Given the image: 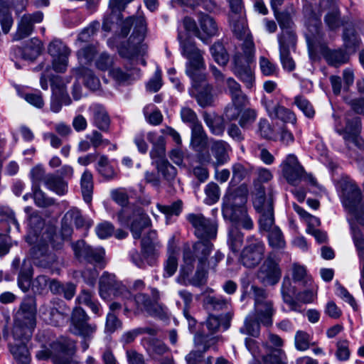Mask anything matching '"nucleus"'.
I'll return each mask as SVG.
<instances>
[{
  "mask_svg": "<svg viewBox=\"0 0 364 364\" xmlns=\"http://www.w3.org/2000/svg\"><path fill=\"white\" fill-rule=\"evenodd\" d=\"M36 308L32 299H24L15 314L11 335L6 336L9 351L16 364H30L27 346L36 328Z\"/></svg>",
  "mask_w": 364,
  "mask_h": 364,
  "instance_id": "f257e3e1",
  "label": "nucleus"
},
{
  "mask_svg": "<svg viewBox=\"0 0 364 364\" xmlns=\"http://www.w3.org/2000/svg\"><path fill=\"white\" fill-rule=\"evenodd\" d=\"M213 244L209 240H200L196 242L192 247H186L183 252V264L181 268V273L183 277H187L193 272L195 264L197 262V271L191 280L194 286L200 285L205 277V264L211 252Z\"/></svg>",
  "mask_w": 364,
  "mask_h": 364,
  "instance_id": "f03ea898",
  "label": "nucleus"
},
{
  "mask_svg": "<svg viewBox=\"0 0 364 364\" xmlns=\"http://www.w3.org/2000/svg\"><path fill=\"white\" fill-rule=\"evenodd\" d=\"M178 40L181 53L188 60L186 64V73L191 79L192 85L197 86L198 82L205 79L204 51L198 48L195 42L188 37L186 33L178 32Z\"/></svg>",
  "mask_w": 364,
  "mask_h": 364,
  "instance_id": "7ed1b4c3",
  "label": "nucleus"
},
{
  "mask_svg": "<svg viewBox=\"0 0 364 364\" xmlns=\"http://www.w3.org/2000/svg\"><path fill=\"white\" fill-rule=\"evenodd\" d=\"M99 293L104 300L111 299L112 296L117 300L109 304V307L112 313L122 307L125 314L131 311L132 294L121 282L116 280L114 274L103 273L100 279Z\"/></svg>",
  "mask_w": 364,
  "mask_h": 364,
  "instance_id": "20e7f679",
  "label": "nucleus"
},
{
  "mask_svg": "<svg viewBox=\"0 0 364 364\" xmlns=\"http://www.w3.org/2000/svg\"><path fill=\"white\" fill-rule=\"evenodd\" d=\"M50 348L43 345L42 349L36 353L38 360L50 358L53 364H70L75 351V343L70 339L61 338L51 343Z\"/></svg>",
  "mask_w": 364,
  "mask_h": 364,
  "instance_id": "39448f33",
  "label": "nucleus"
},
{
  "mask_svg": "<svg viewBox=\"0 0 364 364\" xmlns=\"http://www.w3.org/2000/svg\"><path fill=\"white\" fill-rule=\"evenodd\" d=\"M255 51L236 53L232 58V73L245 85L252 90L255 85V73L250 63L253 60Z\"/></svg>",
  "mask_w": 364,
  "mask_h": 364,
  "instance_id": "423d86ee",
  "label": "nucleus"
},
{
  "mask_svg": "<svg viewBox=\"0 0 364 364\" xmlns=\"http://www.w3.org/2000/svg\"><path fill=\"white\" fill-rule=\"evenodd\" d=\"M210 150L199 151L197 158L202 164H212L214 167L223 165L229 159L228 153L231 150L230 146L223 140H213L210 142Z\"/></svg>",
  "mask_w": 364,
  "mask_h": 364,
  "instance_id": "0eeeda50",
  "label": "nucleus"
},
{
  "mask_svg": "<svg viewBox=\"0 0 364 364\" xmlns=\"http://www.w3.org/2000/svg\"><path fill=\"white\" fill-rule=\"evenodd\" d=\"M251 290L253 293L255 307L250 314L257 318L263 326H272V316L274 313L272 302L267 299V293L263 289L252 286Z\"/></svg>",
  "mask_w": 364,
  "mask_h": 364,
  "instance_id": "6e6552de",
  "label": "nucleus"
},
{
  "mask_svg": "<svg viewBox=\"0 0 364 364\" xmlns=\"http://www.w3.org/2000/svg\"><path fill=\"white\" fill-rule=\"evenodd\" d=\"M89 316L82 308H74L70 317V331L85 340H90L97 330V325L89 323Z\"/></svg>",
  "mask_w": 364,
  "mask_h": 364,
  "instance_id": "1a4fd4ad",
  "label": "nucleus"
},
{
  "mask_svg": "<svg viewBox=\"0 0 364 364\" xmlns=\"http://www.w3.org/2000/svg\"><path fill=\"white\" fill-rule=\"evenodd\" d=\"M265 245L262 240L254 236L248 237L247 245L240 253V262L247 268H253L259 264L264 257Z\"/></svg>",
  "mask_w": 364,
  "mask_h": 364,
  "instance_id": "9d476101",
  "label": "nucleus"
},
{
  "mask_svg": "<svg viewBox=\"0 0 364 364\" xmlns=\"http://www.w3.org/2000/svg\"><path fill=\"white\" fill-rule=\"evenodd\" d=\"M186 219L193 227L195 235L200 240H210L216 237L218 224L215 220L207 218L201 213H190Z\"/></svg>",
  "mask_w": 364,
  "mask_h": 364,
  "instance_id": "9b49d317",
  "label": "nucleus"
},
{
  "mask_svg": "<svg viewBox=\"0 0 364 364\" xmlns=\"http://www.w3.org/2000/svg\"><path fill=\"white\" fill-rule=\"evenodd\" d=\"M48 52L52 57V67L57 73H65L68 65L70 50L61 41L55 39L48 46Z\"/></svg>",
  "mask_w": 364,
  "mask_h": 364,
  "instance_id": "f8f14e48",
  "label": "nucleus"
},
{
  "mask_svg": "<svg viewBox=\"0 0 364 364\" xmlns=\"http://www.w3.org/2000/svg\"><path fill=\"white\" fill-rule=\"evenodd\" d=\"M336 132L343 136L347 146L350 143H353L359 149H364V140L360 136V120L358 117L348 118L344 129L339 128L338 125H335Z\"/></svg>",
  "mask_w": 364,
  "mask_h": 364,
  "instance_id": "ddd939ff",
  "label": "nucleus"
},
{
  "mask_svg": "<svg viewBox=\"0 0 364 364\" xmlns=\"http://www.w3.org/2000/svg\"><path fill=\"white\" fill-rule=\"evenodd\" d=\"M230 26L235 36L243 41V52L255 51V45L252 36L247 28L245 14H240L237 17L229 18Z\"/></svg>",
  "mask_w": 364,
  "mask_h": 364,
  "instance_id": "4468645a",
  "label": "nucleus"
},
{
  "mask_svg": "<svg viewBox=\"0 0 364 364\" xmlns=\"http://www.w3.org/2000/svg\"><path fill=\"white\" fill-rule=\"evenodd\" d=\"M132 303L135 305V314L146 313L151 316L161 317L165 313L162 306L154 301L145 294L139 293L134 296H132Z\"/></svg>",
  "mask_w": 364,
  "mask_h": 364,
  "instance_id": "2eb2a0df",
  "label": "nucleus"
},
{
  "mask_svg": "<svg viewBox=\"0 0 364 364\" xmlns=\"http://www.w3.org/2000/svg\"><path fill=\"white\" fill-rule=\"evenodd\" d=\"M259 279L265 285L277 284L282 276V271L278 263L268 257L260 267L258 274Z\"/></svg>",
  "mask_w": 364,
  "mask_h": 364,
  "instance_id": "dca6fc26",
  "label": "nucleus"
},
{
  "mask_svg": "<svg viewBox=\"0 0 364 364\" xmlns=\"http://www.w3.org/2000/svg\"><path fill=\"white\" fill-rule=\"evenodd\" d=\"M11 266L13 271L18 272V287L23 291H27L31 287L33 275L31 262L27 259H24L21 262L19 258H15L12 262Z\"/></svg>",
  "mask_w": 364,
  "mask_h": 364,
  "instance_id": "f3484780",
  "label": "nucleus"
},
{
  "mask_svg": "<svg viewBox=\"0 0 364 364\" xmlns=\"http://www.w3.org/2000/svg\"><path fill=\"white\" fill-rule=\"evenodd\" d=\"M132 25H134V30L133 34L129 38V40L134 43L139 44L144 40L146 31V22L144 18L142 16H139L137 18H127L123 23L121 29V34L124 37L129 34Z\"/></svg>",
  "mask_w": 364,
  "mask_h": 364,
  "instance_id": "a211bd4d",
  "label": "nucleus"
},
{
  "mask_svg": "<svg viewBox=\"0 0 364 364\" xmlns=\"http://www.w3.org/2000/svg\"><path fill=\"white\" fill-rule=\"evenodd\" d=\"M282 172L289 183H294L302 177L304 169L295 155L289 154L282 163Z\"/></svg>",
  "mask_w": 364,
  "mask_h": 364,
  "instance_id": "6ab92c4d",
  "label": "nucleus"
},
{
  "mask_svg": "<svg viewBox=\"0 0 364 364\" xmlns=\"http://www.w3.org/2000/svg\"><path fill=\"white\" fill-rule=\"evenodd\" d=\"M43 18V15L41 11H37L33 14L23 15L18 23L14 39L15 41H20L31 35L33 30L34 23L41 22Z\"/></svg>",
  "mask_w": 364,
  "mask_h": 364,
  "instance_id": "aec40b11",
  "label": "nucleus"
},
{
  "mask_svg": "<svg viewBox=\"0 0 364 364\" xmlns=\"http://www.w3.org/2000/svg\"><path fill=\"white\" fill-rule=\"evenodd\" d=\"M31 255L34 263L43 268L50 267L56 261L55 255L48 252V246L46 243L33 246L31 249Z\"/></svg>",
  "mask_w": 364,
  "mask_h": 364,
  "instance_id": "412c9836",
  "label": "nucleus"
},
{
  "mask_svg": "<svg viewBox=\"0 0 364 364\" xmlns=\"http://www.w3.org/2000/svg\"><path fill=\"white\" fill-rule=\"evenodd\" d=\"M195 88L201 87V90L198 91L196 95V99L201 107L213 106L214 102V96L213 94V86L206 82V78L203 82H198L197 86H193Z\"/></svg>",
  "mask_w": 364,
  "mask_h": 364,
  "instance_id": "4be33fe9",
  "label": "nucleus"
},
{
  "mask_svg": "<svg viewBox=\"0 0 364 364\" xmlns=\"http://www.w3.org/2000/svg\"><path fill=\"white\" fill-rule=\"evenodd\" d=\"M320 52L327 63L337 67L348 62V56L343 50H331L326 46H321Z\"/></svg>",
  "mask_w": 364,
  "mask_h": 364,
  "instance_id": "5701e85b",
  "label": "nucleus"
},
{
  "mask_svg": "<svg viewBox=\"0 0 364 364\" xmlns=\"http://www.w3.org/2000/svg\"><path fill=\"white\" fill-rule=\"evenodd\" d=\"M72 72L77 78H82L85 85L89 89L95 90L100 87V80L92 70L85 67H77L73 69Z\"/></svg>",
  "mask_w": 364,
  "mask_h": 364,
  "instance_id": "b1692460",
  "label": "nucleus"
},
{
  "mask_svg": "<svg viewBox=\"0 0 364 364\" xmlns=\"http://www.w3.org/2000/svg\"><path fill=\"white\" fill-rule=\"evenodd\" d=\"M109 75L118 83H130L139 77L140 70L136 68H126L124 71L119 68H115L109 70Z\"/></svg>",
  "mask_w": 364,
  "mask_h": 364,
  "instance_id": "393cba45",
  "label": "nucleus"
},
{
  "mask_svg": "<svg viewBox=\"0 0 364 364\" xmlns=\"http://www.w3.org/2000/svg\"><path fill=\"white\" fill-rule=\"evenodd\" d=\"M0 230L2 232L8 233L11 230V225H14L17 232L19 231L20 226L16 218L13 210L8 206L0 208Z\"/></svg>",
  "mask_w": 364,
  "mask_h": 364,
  "instance_id": "a878e982",
  "label": "nucleus"
},
{
  "mask_svg": "<svg viewBox=\"0 0 364 364\" xmlns=\"http://www.w3.org/2000/svg\"><path fill=\"white\" fill-rule=\"evenodd\" d=\"M92 114L94 124L102 131H107L109 117L105 108L97 104L91 105L88 109Z\"/></svg>",
  "mask_w": 364,
  "mask_h": 364,
  "instance_id": "bb28decb",
  "label": "nucleus"
},
{
  "mask_svg": "<svg viewBox=\"0 0 364 364\" xmlns=\"http://www.w3.org/2000/svg\"><path fill=\"white\" fill-rule=\"evenodd\" d=\"M151 220L149 216L141 210H137L134 213V218L130 225V230L134 239L141 237L142 230L149 226Z\"/></svg>",
  "mask_w": 364,
  "mask_h": 364,
  "instance_id": "cd10ccee",
  "label": "nucleus"
},
{
  "mask_svg": "<svg viewBox=\"0 0 364 364\" xmlns=\"http://www.w3.org/2000/svg\"><path fill=\"white\" fill-rule=\"evenodd\" d=\"M259 225L260 232H268L277 227L274 225V218L272 204L269 203L260 209Z\"/></svg>",
  "mask_w": 364,
  "mask_h": 364,
  "instance_id": "c85d7f7f",
  "label": "nucleus"
},
{
  "mask_svg": "<svg viewBox=\"0 0 364 364\" xmlns=\"http://www.w3.org/2000/svg\"><path fill=\"white\" fill-rule=\"evenodd\" d=\"M46 188L58 196H64L68 192V183L59 176L48 173L46 177Z\"/></svg>",
  "mask_w": 364,
  "mask_h": 364,
  "instance_id": "c756f323",
  "label": "nucleus"
},
{
  "mask_svg": "<svg viewBox=\"0 0 364 364\" xmlns=\"http://www.w3.org/2000/svg\"><path fill=\"white\" fill-rule=\"evenodd\" d=\"M200 30L206 42L208 38L215 36L218 33V25L214 18L208 14H200L198 16Z\"/></svg>",
  "mask_w": 364,
  "mask_h": 364,
  "instance_id": "7c9ffc66",
  "label": "nucleus"
},
{
  "mask_svg": "<svg viewBox=\"0 0 364 364\" xmlns=\"http://www.w3.org/2000/svg\"><path fill=\"white\" fill-rule=\"evenodd\" d=\"M42 43L36 38H31L29 42L21 50L22 58L26 60H34L37 58L42 51Z\"/></svg>",
  "mask_w": 364,
  "mask_h": 364,
  "instance_id": "2f4dec72",
  "label": "nucleus"
},
{
  "mask_svg": "<svg viewBox=\"0 0 364 364\" xmlns=\"http://www.w3.org/2000/svg\"><path fill=\"white\" fill-rule=\"evenodd\" d=\"M230 220L235 225V227L242 226L246 230H251L253 228V222L243 207L234 210L230 215Z\"/></svg>",
  "mask_w": 364,
  "mask_h": 364,
  "instance_id": "473e14b6",
  "label": "nucleus"
},
{
  "mask_svg": "<svg viewBox=\"0 0 364 364\" xmlns=\"http://www.w3.org/2000/svg\"><path fill=\"white\" fill-rule=\"evenodd\" d=\"M97 53L98 50L95 45H87L77 50L76 56L80 65V67L91 64Z\"/></svg>",
  "mask_w": 364,
  "mask_h": 364,
  "instance_id": "72a5a7b5",
  "label": "nucleus"
},
{
  "mask_svg": "<svg viewBox=\"0 0 364 364\" xmlns=\"http://www.w3.org/2000/svg\"><path fill=\"white\" fill-rule=\"evenodd\" d=\"M80 187L83 200L87 203H90L93 192V176L90 171L85 170L80 178Z\"/></svg>",
  "mask_w": 364,
  "mask_h": 364,
  "instance_id": "f704fd0d",
  "label": "nucleus"
},
{
  "mask_svg": "<svg viewBox=\"0 0 364 364\" xmlns=\"http://www.w3.org/2000/svg\"><path fill=\"white\" fill-rule=\"evenodd\" d=\"M75 301L77 304L88 306L95 314H101V305L98 301L93 299V294L91 291L82 289Z\"/></svg>",
  "mask_w": 364,
  "mask_h": 364,
  "instance_id": "c9c22d12",
  "label": "nucleus"
},
{
  "mask_svg": "<svg viewBox=\"0 0 364 364\" xmlns=\"http://www.w3.org/2000/svg\"><path fill=\"white\" fill-rule=\"evenodd\" d=\"M161 244H156L155 245H146L144 243L141 245V255L144 260L149 265L154 266L158 261L160 252V248Z\"/></svg>",
  "mask_w": 364,
  "mask_h": 364,
  "instance_id": "e433bc0d",
  "label": "nucleus"
},
{
  "mask_svg": "<svg viewBox=\"0 0 364 364\" xmlns=\"http://www.w3.org/2000/svg\"><path fill=\"white\" fill-rule=\"evenodd\" d=\"M203 119L210 132L217 136H220L224 132V125L220 118L215 114L204 112Z\"/></svg>",
  "mask_w": 364,
  "mask_h": 364,
  "instance_id": "4c0bfd02",
  "label": "nucleus"
},
{
  "mask_svg": "<svg viewBox=\"0 0 364 364\" xmlns=\"http://www.w3.org/2000/svg\"><path fill=\"white\" fill-rule=\"evenodd\" d=\"M191 145L195 149H198L207 142V135L200 123L193 124L191 127Z\"/></svg>",
  "mask_w": 364,
  "mask_h": 364,
  "instance_id": "58836bf2",
  "label": "nucleus"
},
{
  "mask_svg": "<svg viewBox=\"0 0 364 364\" xmlns=\"http://www.w3.org/2000/svg\"><path fill=\"white\" fill-rule=\"evenodd\" d=\"M225 85L232 101L246 102L247 97L242 92L240 85L233 77H228L225 80Z\"/></svg>",
  "mask_w": 364,
  "mask_h": 364,
  "instance_id": "ea45409f",
  "label": "nucleus"
},
{
  "mask_svg": "<svg viewBox=\"0 0 364 364\" xmlns=\"http://www.w3.org/2000/svg\"><path fill=\"white\" fill-rule=\"evenodd\" d=\"M149 355L154 360H159L161 356L168 351V348L161 341L151 340L146 347Z\"/></svg>",
  "mask_w": 364,
  "mask_h": 364,
  "instance_id": "a19ab883",
  "label": "nucleus"
},
{
  "mask_svg": "<svg viewBox=\"0 0 364 364\" xmlns=\"http://www.w3.org/2000/svg\"><path fill=\"white\" fill-rule=\"evenodd\" d=\"M260 324H262L260 321L250 314L246 317L245 326L240 329V331L253 337H258L260 332Z\"/></svg>",
  "mask_w": 364,
  "mask_h": 364,
  "instance_id": "79ce46f5",
  "label": "nucleus"
},
{
  "mask_svg": "<svg viewBox=\"0 0 364 364\" xmlns=\"http://www.w3.org/2000/svg\"><path fill=\"white\" fill-rule=\"evenodd\" d=\"M214 60L220 65L225 66L229 60V56L224 46L219 42L215 43L210 48Z\"/></svg>",
  "mask_w": 364,
  "mask_h": 364,
  "instance_id": "37998d69",
  "label": "nucleus"
},
{
  "mask_svg": "<svg viewBox=\"0 0 364 364\" xmlns=\"http://www.w3.org/2000/svg\"><path fill=\"white\" fill-rule=\"evenodd\" d=\"M25 213L28 215V225L33 230L34 235L43 226V220L37 211H33L31 206H26L24 208Z\"/></svg>",
  "mask_w": 364,
  "mask_h": 364,
  "instance_id": "c03bdc74",
  "label": "nucleus"
},
{
  "mask_svg": "<svg viewBox=\"0 0 364 364\" xmlns=\"http://www.w3.org/2000/svg\"><path fill=\"white\" fill-rule=\"evenodd\" d=\"M159 141V142L158 144L153 146L150 151V156L153 161L152 163L156 166L159 165L160 163L167 161L165 158L166 149L164 138H160Z\"/></svg>",
  "mask_w": 364,
  "mask_h": 364,
  "instance_id": "a18cd8bd",
  "label": "nucleus"
},
{
  "mask_svg": "<svg viewBox=\"0 0 364 364\" xmlns=\"http://www.w3.org/2000/svg\"><path fill=\"white\" fill-rule=\"evenodd\" d=\"M243 242V234L238 230L237 227H232L228 232V243L230 249L233 252H237L241 247Z\"/></svg>",
  "mask_w": 364,
  "mask_h": 364,
  "instance_id": "49530a36",
  "label": "nucleus"
},
{
  "mask_svg": "<svg viewBox=\"0 0 364 364\" xmlns=\"http://www.w3.org/2000/svg\"><path fill=\"white\" fill-rule=\"evenodd\" d=\"M257 117V112L252 108H247L242 110L238 123L243 129H249L255 122Z\"/></svg>",
  "mask_w": 364,
  "mask_h": 364,
  "instance_id": "de8ad7c7",
  "label": "nucleus"
},
{
  "mask_svg": "<svg viewBox=\"0 0 364 364\" xmlns=\"http://www.w3.org/2000/svg\"><path fill=\"white\" fill-rule=\"evenodd\" d=\"M157 208L168 219L172 216H178L181 214L183 209V202L181 200H178L171 205H164L157 204Z\"/></svg>",
  "mask_w": 364,
  "mask_h": 364,
  "instance_id": "09e8293b",
  "label": "nucleus"
},
{
  "mask_svg": "<svg viewBox=\"0 0 364 364\" xmlns=\"http://www.w3.org/2000/svg\"><path fill=\"white\" fill-rule=\"evenodd\" d=\"M269 245L274 249H282L285 247L286 242L283 234L279 227L268 232Z\"/></svg>",
  "mask_w": 364,
  "mask_h": 364,
  "instance_id": "8fccbe9b",
  "label": "nucleus"
},
{
  "mask_svg": "<svg viewBox=\"0 0 364 364\" xmlns=\"http://www.w3.org/2000/svg\"><path fill=\"white\" fill-rule=\"evenodd\" d=\"M204 304L208 309L218 311L227 309L229 301L220 296H207L204 299Z\"/></svg>",
  "mask_w": 364,
  "mask_h": 364,
  "instance_id": "3c124183",
  "label": "nucleus"
},
{
  "mask_svg": "<svg viewBox=\"0 0 364 364\" xmlns=\"http://www.w3.org/2000/svg\"><path fill=\"white\" fill-rule=\"evenodd\" d=\"M178 268V259L173 250H168V258L164 264V277H172L176 272Z\"/></svg>",
  "mask_w": 364,
  "mask_h": 364,
  "instance_id": "603ef678",
  "label": "nucleus"
},
{
  "mask_svg": "<svg viewBox=\"0 0 364 364\" xmlns=\"http://www.w3.org/2000/svg\"><path fill=\"white\" fill-rule=\"evenodd\" d=\"M294 105L309 118L314 117L315 110L311 102L302 95L294 97Z\"/></svg>",
  "mask_w": 364,
  "mask_h": 364,
  "instance_id": "864d4df0",
  "label": "nucleus"
},
{
  "mask_svg": "<svg viewBox=\"0 0 364 364\" xmlns=\"http://www.w3.org/2000/svg\"><path fill=\"white\" fill-rule=\"evenodd\" d=\"M245 105V102H234L232 101L225 109V117L229 121H234L239 119L242 107Z\"/></svg>",
  "mask_w": 364,
  "mask_h": 364,
  "instance_id": "5fc2aeb1",
  "label": "nucleus"
},
{
  "mask_svg": "<svg viewBox=\"0 0 364 364\" xmlns=\"http://www.w3.org/2000/svg\"><path fill=\"white\" fill-rule=\"evenodd\" d=\"M32 192L35 204L37 206L46 208L55 203V200L53 198L46 197V193L40 187L32 188Z\"/></svg>",
  "mask_w": 364,
  "mask_h": 364,
  "instance_id": "6e6d98bb",
  "label": "nucleus"
},
{
  "mask_svg": "<svg viewBox=\"0 0 364 364\" xmlns=\"http://www.w3.org/2000/svg\"><path fill=\"white\" fill-rule=\"evenodd\" d=\"M64 220L73 221L77 228H81L87 225V223L82 215L81 211L77 208H70L65 213Z\"/></svg>",
  "mask_w": 364,
  "mask_h": 364,
  "instance_id": "4d7b16f0",
  "label": "nucleus"
},
{
  "mask_svg": "<svg viewBox=\"0 0 364 364\" xmlns=\"http://www.w3.org/2000/svg\"><path fill=\"white\" fill-rule=\"evenodd\" d=\"M344 45L347 48H355L360 44V38L353 28H346L343 33Z\"/></svg>",
  "mask_w": 364,
  "mask_h": 364,
  "instance_id": "13d9d810",
  "label": "nucleus"
},
{
  "mask_svg": "<svg viewBox=\"0 0 364 364\" xmlns=\"http://www.w3.org/2000/svg\"><path fill=\"white\" fill-rule=\"evenodd\" d=\"M272 117L291 124H294L296 122V116L293 112L279 105H277V109Z\"/></svg>",
  "mask_w": 364,
  "mask_h": 364,
  "instance_id": "bf43d9fd",
  "label": "nucleus"
},
{
  "mask_svg": "<svg viewBox=\"0 0 364 364\" xmlns=\"http://www.w3.org/2000/svg\"><path fill=\"white\" fill-rule=\"evenodd\" d=\"M325 23L331 31L336 30L343 24V21L340 17V13L337 9H333L328 12L324 18Z\"/></svg>",
  "mask_w": 364,
  "mask_h": 364,
  "instance_id": "052dcab7",
  "label": "nucleus"
},
{
  "mask_svg": "<svg viewBox=\"0 0 364 364\" xmlns=\"http://www.w3.org/2000/svg\"><path fill=\"white\" fill-rule=\"evenodd\" d=\"M158 171L161 173L164 178L171 182L173 181L177 175L176 168L172 166L168 161L159 164L156 166Z\"/></svg>",
  "mask_w": 364,
  "mask_h": 364,
  "instance_id": "680f3d73",
  "label": "nucleus"
},
{
  "mask_svg": "<svg viewBox=\"0 0 364 364\" xmlns=\"http://www.w3.org/2000/svg\"><path fill=\"white\" fill-rule=\"evenodd\" d=\"M205 202L208 205L215 203L220 198V188L215 183H208L205 188Z\"/></svg>",
  "mask_w": 364,
  "mask_h": 364,
  "instance_id": "e2e57ef3",
  "label": "nucleus"
},
{
  "mask_svg": "<svg viewBox=\"0 0 364 364\" xmlns=\"http://www.w3.org/2000/svg\"><path fill=\"white\" fill-rule=\"evenodd\" d=\"M72 247L75 257L80 262L85 261V257L88 255L90 246L83 240H78L72 245Z\"/></svg>",
  "mask_w": 364,
  "mask_h": 364,
  "instance_id": "0e129e2a",
  "label": "nucleus"
},
{
  "mask_svg": "<svg viewBox=\"0 0 364 364\" xmlns=\"http://www.w3.org/2000/svg\"><path fill=\"white\" fill-rule=\"evenodd\" d=\"M30 176L32 181V188H36V186L40 187L41 182L45 184L47 174L42 167L36 166L31 170Z\"/></svg>",
  "mask_w": 364,
  "mask_h": 364,
  "instance_id": "69168bd1",
  "label": "nucleus"
},
{
  "mask_svg": "<svg viewBox=\"0 0 364 364\" xmlns=\"http://www.w3.org/2000/svg\"><path fill=\"white\" fill-rule=\"evenodd\" d=\"M281 292L282 294L283 300L285 303L290 306H293L295 302L293 299L292 294L294 289L291 287V283L288 278H284L282 284Z\"/></svg>",
  "mask_w": 364,
  "mask_h": 364,
  "instance_id": "338daca9",
  "label": "nucleus"
},
{
  "mask_svg": "<svg viewBox=\"0 0 364 364\" xmlns=\"http://www.w3.org/2000/svg\"><path fill=\"white\" fill-rule=\"evenodd\" d=\"M100 26L98 22H92L87 28H84L78 35V42H88L96 32Z\"/></svg>",
  "mask_w": 364,
  "mask_h": 364,
  "instance_id": "774afa93",
  "label": "nucleus"
}]
</instances>
